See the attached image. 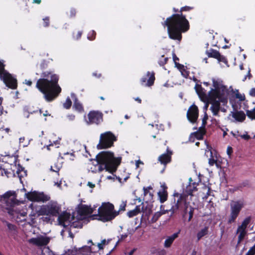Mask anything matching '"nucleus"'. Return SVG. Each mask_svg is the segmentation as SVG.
<instances>
[{
  "label": "nucleus",
  "instance_id": "f704fd0d",
  "mask_svg": "<svg viewBox=\"0 0 255 255\" xmlns=\"http://www.w3.org/2000/svg\"><path fill=\"white\" fill-rule=\"evenodd\" d=\"M16 173L19 178L21 179L24 176L26 175V171L24 170V168L23 167L19 165L16 171Z\"/></svg>",
  "mask_w": 255,
  "mask_h": 255
},
{
  "label": "nucleus",
  "instance_id": "4d7b16f0",
  "mask_svg": "<svg viewBox=\"0 0 255 255\" xmlns=\"http://www.w3.org/2000/svg\"><path fill=\"white\" fill-rule=\"evenodd\" d=\"M40 67L41 70H44L48 67V62L46 60H44L42 61L40 65Z\"/></svg>",
  "mask_w": 255,
  "mask_h": 255
},
{
  "label": "nucleus",
  "instance_id": "052dcab7",
  "mask_svg": "<svg viewBox=\"0 0 255 255\" xmlns=\"http://www.w3.org/2000/svg\"><path fill=\"white\" fill-rule=\"evenodd\" d=\"M255 255V244L250 248L246 255Z\"/></svg>",
  "mask_w": 255,
  "mask_h": 255
},
{
  "label": "nucleus",
  "instance_id": "3c124183",
  "mask_svg": "<svg viewBox=\"0 0 255 255\" xmlns=\"http://www.w3.org/2000/svg\"><path fill=\"white\" fill-rule=\"evenodd\" d=\"M180 72H181V74L183 77L185 78H187L189 75V72L186 70L185 66L182 69V70L180 71Z\"/></svg>",
  "mask_w": 255,
  "mask_h": 255
},
{
  "label": "nucleus",
  "instance_id": "4be33fe9",
  "mask_svg": "<svg viewBox=\"0 0 255 255\" xmlns=\"http://www.w3.org/2000/svg\"><path fill=\"white\" fill-rule=\"evenodd\" d=\"M213 86L214 87L215 91H220L222 93L226 94L227 93V89L225 86L223 85L219 82L216 81L215 79H213Z\"/></svg>",
  "mask_w": 255,
  "mask_h": 255
},
{
  "label": "nucleus",
  "instance_id": "dca6fc26",
  "mask_svg": "<svg viewBox=\"0 0 255 255\" xmlns=\"http://www.w3.org/2000/svg\"><path fill=\"white\" fill-rule=\"evenodd\" d=\"M94 212V209L90 206L84 204L78 205L77 213L80 216H86L92 214Z\"/></svg>",
  "mask_w": 255,
  "mask_h": 255
},
{
  "label": "nucleus",
  "instance_id": "aec40b11",
  "mask_svg": "<svg viewBox=\"0 0 255 255\" xmlns=\"http://www.w3.org/2000/svg\"><path fill=\"white\" fill-rule=\"evenodd\" d=\"M160 210H161L160 211L157 212L154 214L152 218L151 219V220L149 221L150 223L153 224V223H155L162 215L168 213V210L164 209L163 205L160 206Z\"/></svg>",
  "mask_w": 255,
  "mask_h": 255
},
{
  "label": "nucleus",
  "instance_id": "4468645a",
  "mask_svg": "<svg viewBox=\"0 0 255 255\" xmlns=\"http://www.w3.org/2000/svg\"><path fill=\"white\" fill-rule=\"evenodd\" d=\"M198 115V108L197 106L193 104L189 107L187 112V119L191 123H194L196 122Z\"/></svg>",
  "mask_w": 255,
  "mask_h": 255
},
{
  "label": "nucleus",
  "instance_id": "7ed1b4c3",
  "mask_svg": "<svg viewBox=\"0 0 255 255\" xmlns=\"http://www.w3.org/2000/svg\"><path fill=\"white\" fill-rule=\"evenodd\" d=\"M96 160L99 165L98 170L99 172L106 170L113 174L116 172L118 166L120 165L122 162V157H115L113 152L103 151L96 155Z\"/></svg>",
  "mask_w": 255,
  "mask_h": 255
},
{
  "label": "nucleus",
  "instance_id": "0e129e2a",
  "mask_svg": "<svg viewBox=\"0 0 255 255\" xmlns=\"http://www.w3.org/2000/svg\"><path fill=\"white\" fill-rule=\"evenodd\" d=\"M12 196V193L10 191H7L5 193H4L3 195H2L1 198H3L4 200H7L9 199L10 197Z\"/></svg>",
  "mask_w": 255,
  "mask_h": 255
},
{
  "label": "nucleus",
  "instance_id": "393cba45",
  "mask_svg": "<svg viewBox=\"0 0 255 255\" xmlns=\"http://www.w3.org/2000/svg\"><path fill=\"white\" fill-rule=\"evenodd\" d=\"M80 255H88L91 253L97 252L91 246H85L79 249Z\"/></svg>",
  "mask_w": 255,
  "mask_h": 255
},
{
  "label": "nucleus",
  "instance_id": "39448f33",
  "mask_svg": "<svg viewBox=\"0 0 255 255\" xmlns=\"http://www.w3.org/2000/svg\"><path fill=\"white\" fill-rule=\"evenodd\" d=\"M173 196L174 203L168 212L171 211L172 214H174L176 213L178 210H183V217H185L188 212L189 203L186 201L184 196L182 194L174 193Z\"/></svg>",
  "mask_w": 255,
  "mask_h": 255
},
{
  "label": "nucleus",
  "instance_id": "c85d7f7f",
  "mask_svg": "<svg viewBox=\"0 0 255 255\" xmlns=\"http://www.w3.org/2000/svg\"><path fill=\"white\" fill-rule=\"evenodd\" d=\"M206 53L209 57L214 58L216 59L220 57V52L213 49H210L209 50H207Z\"/></svg>",
  "mask_w": 255,
  "mask_h": 255
},
{
  "label": "nucleus",
  "instance_id": "e2e57ef3",
  "mask_svg": "<svg viewBox=\"0 0 255 255\" xmlns=\"http://www.w3.org/2000/svg\"><path fill=\"white\" fill-rule=\"evenodd\" d=\"M209 164L210 166H213L215 164H216L217 166H218V164L217 163V160L211 157L209 159Z\"/></svg>",
  "mask_w": 255,
  "mask_h": 255
},
{
  "label": "nucleus",
  "instance_id": "79ce46f5",
  "mask_svg": "<svg viewBox=\"0 0 255 255\" xmlns=\"http://www.w3.org/2000/svg\"><path fill=\"white\" fill-rule=\"evenodd\" d=\"M237 233H240V234L238 236V243L239 244V243H241L243 240V239L245 238V237L247 234V232H246V231L241 230V231H237Z\"/></svg>",
  "mask_w": 255,
  "mask_h": 255
},
{
  "label": "nucleus",
  "instance_id": "1a4fd4ad",
  "mask_svg": "<svg viewBox=\"0 0 255 255\" xmlns=\"http://www.w3.org/2000/svg\"><path fill=\"white\" fill-rule=\"evenodd\" d=\"M220 91H215L212 88L207 95V99L206 102H212L214 101H220L225 104L228 102L227 97L225 93H222Z\"/></svg>",
  "mask_w": 255,
  "mask_h": 255
},
{
  "label": "nucleus",
  "instance_id": "f8f14e48",
  "mask_svg": "<svg viewBox=\"0 0 255 255\" xmlns=\"http://www.w3.org/2000/svg\"><path fill=\"white\" fill-rule=\"evenodd\" d=\"M103 114L97 111H91L87 115L86 122L88 125H99L103 121Z\"/></svg>",
  "mask_w": 255,
  "mask_h": 255
},
{
  "label": "nucleus",
  "instance_id": "5fc2aeb1",
  "mask_svg": "<svg viewBox=\"0 0 255 255\" xmlns=\"http://www.w3.org/2000/svg\"><path fill=\"white\" fill-rule=\"evenodd\" d=\"M71 227L73 228H81L83 227L82 224L80 222H73L71 225Z\"/></svg>",
  "mask_w": 255,
  "mask_h": 255
},
{
  "label": "nucleus",
  "instance_id": "2f4dec72",
  "mask_svg": "<svg viewBox=\"0 0 255 255\" xmlns=\"http://www.w3.org/2000/svg\"><path fill=\"white\" fill-rule=\"evenodd\" d=\"M141 208H140V212H143L146 216L148 217L152 213L151 208L147 205L145 206L144 203L142 202L141 204Z\"/></svg>",
  "mask_w": 255,
  "mask_h": 255
},
{
  "label": "nucleus",
  "instance_id": "69168bd1",
  "mask_svg": "<svg viewBox=\"0 0 255 255\" xmlns=\"http://www.w3.org/2000/svg\"><path fill=\"white\" fill-rule=\"evenodd\" d=\"M127 237H128V235L126 234H125L124 235H121V237L119 238L118 241L117 242L116 245L115 247H116L118 245V244H119V243L120 242H121V241L124 240L125 239H126L127 238Z\"/></svg>",
  "mask_w": 255,
  "mask_h": 255
},
{
  "label": "nucleus",
  "instance_id": "de8ad7c7",
  "mask_svg": "<svg viewBox=\"0 0 255 255\" xmlns=\"http://www.w3.org/2000/svg\"><path fill=\"white\" fill-rule=\"evenodd\" d=\"M96 36V32L95 30H92L90 31L87 36V38L90 40H93L95 39Z\"/></svg>",
  "mask_w": 255,
  "mask_h": 255
},
{
  "label": "nucleus",
  "instance_id": "ea45409f",
  "mask_svg": "<svg viewBox=\"0 0 255 255\" xmlns=\"http://www.w3.org/2000/svg\"><path fill=\"white\" fill-rule=\"evenodd\" d=\"M77 10L75 8L71 7L68 12L67 13L68 17L70 18H74L76 16Z\"/></svg>",
  "mask_w": 255,
  "mask_h": 255
},
{
  "label": "nucleus",
  "instance_id": "864d4df0",
  "mask_svg": "<svg viewBox=\"0 0 255 255\" xmlns=\"http://www.w3.org/2000/svg\"><path fill=\"white\" fill-rule=\"evenodd\" d=\"M126 206H127V202L123 201L120 206L119 210L117 211V212H119V214H120V212L125 211L126 210Z\"/></svg>",
  "mask_w": 255,
  "mask_h": 255
},
{
  "label": "nucleus",
  "instance_id": "f257e3e1",
  "mask_svg": "<svg viewBox=\"0 0 255 255\" xmlns=\"http://www.w3.org/2000/svg\"><path fill=\"white\" fill-rule=\"evenodd\" d=\"M194 8L192 6H184L180 9L173 7L174 13L162 23L164 27H167V33L169 38L180 41L182 38V33H185L190 29V23L183 14L184 11H190Z\"/></svg>",
  "mask_w": 255,
  "mask_h": 255
},
{
  "label": "nucleus",
  "instance_id": "c9c22d12",
  "mask_svg": "<svg viewBox=\"0 0 255 255\" xmlns=\"http://www.w3.org/2000/svg\"><path fill=\"white\" fill-rule=\"evenodd\" d=\"M75 157V156L74 152L70 153L69 152H66L63 154V156L61 157V158L73 161L74 160Z\"/></svg>",
  "mask_w": 255,
  "mask_h": 255
},
{
  "label": "nucleus",
  "instance_id": "20e7f679",
  "mask_svg": "<svg viewBox=\"0 0 255 255\" xmlns=\"http://www.w3.org/2000/svg\"><path fill=\"white\" fill-rule=\"evenodd\" d=\"M119 215V212L115 210L114 205L110 202H104L98 209L99 219L103 222L110 221Z\"/></svg>",
  "mask_w": 255,
  "mask_h": 255
},
{
  "label": "nucleus",
  "instance_id": "37998d69",
  "mask_svg": "<svg viewBox=\"0 0 255 255\" xmlns=\"http://www.w3.org/2000/svg\"><path fill=\"white\" fill-rule=\"evenodd\" d=\"M62 166L60 163L58 162L55 163L53 166H51L50 168V170L53 172H58L60 170Z\"/></svg>",
  "mask_w": 255,
  "mask_h": 255
},
{
  "label": "nucleus",
  "instance_id": "f03ea898",
  "mask_svg": "<svg viewBox=\"0 0 255 255\" xmlns=\"http://www.w3.org/2000/svg\"><path fill=\"white\" fill-rule=\"evenodd\" d=\"M41 77L37 81L36 88L43 94L46 101L51 102L61 92L58 84L59 76L53 71H46L42 72Z\"/></svg>",
  "mask_w": 255,
  "mask_h": 255
},
{
  "label": "nucleus",
  "instance_id": "ddd939ff",
  "mask_svg": "<svg viewBox=\"0 0 255 255\" xmlns=\"http://www.w3.org/2000/svg\"><path fill=\"white\" fill-rule=\"evenodd\" d=\"M50 241V238L49 237L40 236L37 238H32L29 239L28 243L38 247H41L48 245Z\"/></svg>",
  "mask_w": 255,
  "mask_h": 255
},
{
  "label": "nucleus",
  "instance_id": "338daca9",
  "mask_svg": "<svg viewBox=\"0 0 255 255\" xmlns=\"http://www.w3.org/2000/svg\"><path fill=\"white\" fill-rule=\"evenodd\" d=\"M175 67H177V68L180 71L182 70V68L184 67V66L181 64H180L177 62H175Z\"/></svg>",
  "mask_w": 255,
  "mask_h": 255
},
{
  "label": "nucleus",
  "instance_id": "774afa93",
  "mask_svg": "<svg viewBox=\"0 0 255 255\" xmlns=\"http://www.w3.org/2000/svg\"><path fill=\"white\" fill-rule=\"evenodd\" d=\"M249 94L251 96L255 97V88H252L250 91Z\"/></svg>",
  "mask_w": 255,
  "mask_h": 255
},
{
  "label": "nucleus",
  "instance_id": "cd10ccee",
  "mask_svg": "<svg viewBox=\"0 0 255 255\" xmlns=\"http://www.w3.org/2000/svg\"><path fill=\"white\" fill-rule=\"evenodd\" d=\"M205 133V128H199V129L197 131L192 133V134H193L196 139L201 140L203 139V136Z\"/></svg>",
  "mask_w": 255,
  "mask_h": 255
},
{
  "label": "nucleus",
  "instance_id": "a19ab883",
  "mask_svg": "<svg viewBox=\"0 0 255 255\" xmlns=\"http://www.w3.org/2000/svg\"><path fill=\"white\" fill-rule=\"evenodd\" d=\"M111 240H108L107 241L106 239H104L102 241L101 243H98L97 245L98 250H96L97 252L99 251L100 250H102L104 249V246L106 244H108Z\"/></svg>",
  "mask_w": 255,
  "mask_h": 255
},
{
  "label": "nucleus",
  "instance_id": "72a5a7b5",
  "mask_svg": "<svg viewBox=\"0 0 255 255\" xmlns=\"http://www.w3.org/2000/svg\"><path fill=\"white\" fill-rule=\"evenodd\" d=\"M197 191V188L195 186V183H193V187L189 185L187 186L186 189V192L189 195H192L194 191Z\"/></svg>",
  "mask_w": 255,
  "mask_h": 255
},
{
  "label": "nucleus",
  "instance_id": "c03bdc74",
  "mask_svg": "<svg viewBox=\"0 0 255 255\" xmlns=\"http://www.w3.org/2000/svg\"><path fill=\"white\" fill-rule=\"evenodd\" d=\"M5 65L3 60H0V76H2L5 72L7 71L5 69Z\"/></svg>",
  "mask_w": 255,
  "mask_h": 255
},
{
  "label": "nucleus",
  "instance_id": "412c9836",
  "mask_svg": "<svg viewBox=\"0 0 255 255\" xmlns=\"http://www.w3.org/2000/svg\"><path fill=\"white\" fill-rule=\"evenodd\" d=\"M180 231V230H179L177 232L174 233L170 236L167 237L164 243L165 248H168L171 247L175 239L178 237Z\"/></svg>",
  "mask_w": 255,
  "mask_h": 255
},
{
  "label": "nucleus",
  "instance_id": "423d86ee",
  "mask_svg": "<svg viewBox=\"0 0 255 255\" xmlns=\"http://www.w3.org/2000/svg\"><path fill=\"white\" fill-rule=\"evenodd\" d=\"M61 211V206L56 201H51L46 205H43L38 211V215L57 217Z\"/></svg>",
  "mask_w": 255,
  "mask_h": 255
},
{
  "label": "nucleus",
  "instance_id": "2eb2a0df",
  "mask_svg": "<svg viewBox=\"0 0 255 255\" xmlns=\"http://www.w3.org/2000/svg\"><path fill=\"white\" fill-rule=\"evenodd\" d=\"M155 79L154 72L148 71L146 73V76L141 78L140 82L141 85L150 87L153 85Z\"/></svg>",
  "mask_w": 255,
  "mask_h": 255
},
{
  "label": "nucleus",
  "instance_id": "5701e85b",
  "mask_svg": "<svg viewBox=\"0 0 255 255\" xmlns=\"http://www.w3.org/2000/svg\"><path fill=\"white\" fill-rule=\"evenodd\" d=\"M58 221L59 224L61 226H65V222L70 219V214L67 212H64L61 214L58 215Z\"/></svg>",
  "mask_w": 255,
  "mask_h": 255
},
{
  "label": "nucleus",
  "instance_id": "a878e982",
  "mask_svg": "<svg viewBox=\"0 0 255 255\" xmlns=\"http://www.w3.org/2000/svg\"><path fill=\"white\" fill-rule=\"evenodd\" d=\"M220 101H214L210 102L212 105L210 107V110L214 116H217L220 109Z\"/></svg>",
  "mask_w": 255,
  "mask_h": 255
},
{
  "label": "nucleus",
  "instance_id": "7c9ffc66",
  "mask_svg": "<svg viewBox=\"0 0 255 255\" xmlns=\"http://www.w3.org/2000/svg\"><path fill=\"white\" fill-rule=\"evenodd\" d=\"M251 221V218L247 217L242 222L241 225L239 226L238 228L237 231L243 230L246 231V229L249 224Z\"/></svg>",
  "mask_w": 255,
  "mask_h": 255
},
{
  "label": "nucleus",
  "instance_id": "0eeeda50",
  "mask_svg": "<svg viewBox=\"0 0 255 255\" xmlns=\"http://www.w3.org/2000/svg\"><path fill=\"white\" fill-rule=\"evenodd\" d=\"M116 140V136L112 132L107 131L101 134L97 148L98 149L110 148L114 145V142Z\"/></svg>",
  "mask_w": 255,
  "mask_h": 255
},
{
  "label": "nucleus",
  "instance_id": "a211bd4d",
  "mask_svg": "<svg viewBox=\"0 0 255 255\" xmlns=\"http://www.w3.org/2000/svg\"><path fill=\"white\" fill-rule=\"evenodd\" d=\"M195 89L201 100L204 102H206L207 94L205 93V89L200 84H198L195 85Z\"/></svg>",
  "mask_w": 255,
  "mask_h": 255
},
{
  "label": "nucleus",
  "instance_id": "6e6552de",
  "mask_svg": "<svg viewBox=\"0 0 255 255\" xmlns=\"http://www.w3.org/2000/svg\"><path fill=\"white\" fill-rule=\"evenodd\" d=\"M244 201L242 200L232 201L230 203L231 213L228 220V224H232L236 221L242 209L244 207Z\"/></svg>",
  "mask_w": 255,
  "mask_h": 255
},
{
  "label": "nucleus",
  "instance_id": "6ab92c4d",
  "mask_svg": "<svg viewBox=\"0 0 255 255\" xmlns=\"http://www.w3.org/2000/svg\"><path fill=\"white\" fill-rule=\"evenodd\" d=\"M162 190L159 191L158 193V196L159 198V201L161 203H163L167 200L168 193H167V187L164 184L161 186Z\"/></svg>",
  "mask_w": 255,
  "mask_h": 255
},
{
  "label": "nucleus",
  "instance_id": "58836bf2",
  "mask_svg": "<svg viewBox=\"0 0 255 255\" xmlns=\"http://www.w3.org/2000/svg\"><path fill=\"white\" fill-rule=\"evenodd\" d=\"M202 188L204 190H207L205 195L203 197L204 199H207L211 194V188L204 184Z\"/></svg>",
  "mask_w": 255,
  "mask_h": 255
},
{
  "label": "nucleus",
  "instance_id": "6e6d98bb",
  "mask_svg": "<svg viewBox=\"0 0 255 255\" xmlns=\"http://www.w3.org/2000/svg\"><path fill=\"white\" fill-rule=\"evenodd\" d=\"M43 26L45 27H48L50 25V19L48 16H46L43 19Z\"/></svg>",
  "mask_w": 255,
  "mask_h": 255
},
{
  "label": "nucleus",
  "instance_id": "09e8293b",
  "mask_svg": "<svg viewBox=\"0 0 255 255\" xmlns=\"http://www.w3.org/2000/svg\"><path fill=\"white\" fill-rule=\"evenodd\" d=\"M72 106V101L69 97H68L63 104L64 107L66 109H69Z\"/></svg>",
  "mask_w": 255,
  "mask_h": 255
},
{
  "label": "nucleus",
  "instance_id": "680f3d73",
  "mask_svg": "<svg viewBox=\"0 0 255 255\" xmlns=\"http://www.w3.org/2000/svg\"><path fill=\"white\" fill-rule=\"evenodd\" d=\"M219 62H222L225 64H227L228 63V60L226 58L220 54V57L217 59Z\"/></svg>",
  "mask_w": 255,
  "mask_h": 255
},
{
  "label": "nucleus",
  "instance_id": "a18cd8bd",
  "mask_svg": "<svg viewBox=\"0 0 255 255\" xmlns=\"http://www.w3.org/2000/svg\"><path fill=\"white\" fill-rule=\"evenodd\" d=\"M43 255H57L55 254L49 247L45 248L42 252Z\"/></svg>",
  "mask_w": 255,
  "mask_h": 255
},
{
  "label": "nucleus",
  "instance_id": "8fccbe9b",
  "mask_svg": "<svg viewBox=\"0 0 255 255\" xmlns=\"http://www.w3.org/2000/svg\"><path fill=\"white\" fill-rule=\"evenodd\" d=\"M188 208H189V213H189V218H188V222H189L191 220V219L193 218L194 211V208L193 207H192V206H191L189 204Z\"/></svg>",
  "mask_w": 255,
  "mask_h": 255
},
{
  "label": "nucleus",
  "instance_id": "9d476101",
  "mask_svg": "<svg viewBox=\"0 0 255 255\" xmlns=\"http://www.w3.org/2000/svg\"><path fill=\"white\" fill-rule=\"evenodd\" d=\"M0 80L9 89L15 90L17 88L16 78L8 71L5 72L2 76H0Z\"/></svg>",
  "mask_w": 255,
  "mask_h": 255
},
{
  "label": "nucleus",
  "instance_id": "e433bc0d",
  "mask_svg": "<svg viewBox=\"0 0 255 255\" xmlns=\"http://www.w3.org/2000/svg\"><path fill=\"white\" fill-rule=\"evenodd\" d=\"M246 115L251 120H255V107L252 110H247Z\"/></svg>",
  "mask_w": 255,
  "mask_h": 255
},
{
  "label": "nucleus",
  "instance_id": "603ef678",
  "mask_svg": "<svg viewBox=\"0 0 255 255\" xmlns=\"http://www.w3.org/2000/svg\"><path fill=\"white\" fill-rule=\"evenodd\" d=\"M208 119V116L206 112H205L204 118L202 119V126L200 128H205V126L207 124V120Z\"/></svg>",
  "mask_w": 255,
  "mask_h": 255
},
{
  "label": "nucleus",
  "instance_id": "13d9d810",
  "mask_svg": "<svg viewBox=\"0 0 255 255\" xmlns=\"http://www.w3.org/2000/svg\"><path fill=\"white\" fill-rule=\"evenodd\" d=\"M6 225L7 227V228L10 231H14L15 230L16 227L15 225L7 222L5 221Z\"/></svg>",
  "mask_w": 255,
  "mask_h": 255
},
{
  "label": "nucleus",
  "instance_id": "49530a36",
  "mask_svg": "<svg viewBox=\"0 0 255 255\" xmlns=\"http://www.w3.org/2000/svg\"><path fill=\"white\" fill-rule=\"evenodd\" d=\"M168 60L167 57H164V56L162 55L158 61V64L160 66H163L167 63Z\"/></svg>",
  "mask_w": 255,
  "mask_h": 255
},
{
  "label": "nucleus",
  "instance_id": "bb28decb",
  "mask_svg": "<svg viewBox=\"0 0 255 255\" xmlns=\"http://www.w3.org/2000/svg\"><path fill=\"white\" fill-rule=\"evenodd\" d=\"M209 233V227L205 226L200 230L197 234V242H199L202 238L207 236Z\"/></svg>",
  "mask_w": 255,
  "mask_h": 255
},
{
  "label": "nucleus",
  "instance_id": "bf43d9fd",
  "mask_svg": "<svg viewBox=\"0 0 255 255\" xmlns=\"http://www.w3.org/2000/svg\"><path fill=\"white\" fill-rule=\"evenodd\" d=\"M51 216H47L46 217H42L41 219L43 221L47 223L52 222V220L51 218Z\"/></svg>",
  "mask_w": 255,
  "mask_h": 255
},
{
  "label": "nucleus",
  "instance_id": "473e14b6",
  "mask_svg": "<svg viewBox=\"0 0 255 255\" xmlns=\"http://www.w3.org/2000/svg\"><path fill=\"white\" fill-rule=\"evenodd\" d=\"M140 213V205L136 206L134 209L130 210L128 212V215L129 217L131 218L136 216Z\"/></svg>",
  "mask_w": 255,
  "mask_h": 255
},
{
  "label": "nucleus",
  "instance_id": "9b49d317",
  "mask_svg": "<svg viewBox=\"0 0 255 255\" xmlns=\"http://www.w3.org/2000/svg\"><path fill=\"white\" fill-rule=\"evenodd\" d=\"M26 198L32 202H45L50 200V197L43 192H39L36 191L30 192L26 194Z\"/></svg>",
  "mask_w": 255,
  "mask_h": 255
},
{
  "label": "nucleus",
  "instance_id": "f3484780",
  "mask_svg": "<svg viewBox=\"0 0 255 255\" xmlns=\"http://www.w3.org/2000/svg\"><path fill=\"white\" fill-rule=\"evenodd\" d=\"M172 151L169 150L167 147L166 149V153H163L158 157V160L161 164L166 165L167 163L171 161V155Z\"/></svg>",
  "mask_w": 255,
  "mask_h": 255
},
{
  "label": "nucleus",
  "instance_id": "c756f323",
  "mask_svg": "<svg viewBox=\"0 0 255 255\" xmlns=\"http://www.w3.org/2000/svg\"><path fill=\"white\" fill-rule=\"evenodd\" d=\"M73 108L78 112L81 113L84 111V108L79 100L76 98L74 101Z\"/></svg>",
  "mask_w": 255,
  "mask_h": 255
},
{
  "label": "nucleus",
  "instance_id": "4c0bfd02",
  "mask_svg": "<svg viewBox=\"0 0 255 255\" xmlns=\"http://www.w3.org/2000/svg\"><path fill=\"white\" fill-rule=\"evenodd\" d=\"M79 249L74 248L72 250H68L63 255H80Z\"/></svg>",
  "mask_w": 255,
  "mask_h": 255
},
{
  "label": "nucleus",
  "instance_id": "b1692460",
  "mask_svg": "<svg viewBox=\"0 0 255 255\" xmlns=\"http://www.w3.org/2000/svg\"><path fill=\"white\" fill-rule=\"evenodd\" d=\"M232 117L237 121L239 122H243L246 119V114L242 111L233 112L232 113Z\"/></svg>",
  "mask_w": 255,
  "mask_h": 255
}]
</instances>
